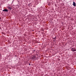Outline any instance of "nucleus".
Listing matches in <instances>:
<instances>
[{
	"label": "nucleus",
	"instance_id": "3",
	"mask_svg": "<svg viewBox=\"0 0 76 76\" xmlns=\"http://www.w3.org/2000/svg\"><path fill=\"white\" fill-rule=\"evenodd\" d=\"M4 12H8V10L7 9L4 10H3Z\"/></svg>",
	"mask_w": 76,
	"mask_h": 76
},
{
	"label": "nucleus",
	"instance_id": "2",
	"mask_svg": "<svg viewBox=\"0 0 76 76\" xmlns=\"http://www.w3.org/2000/svg\"><path fill=\"white\" fill-rule=\"evenodd\" d=\"M73 5L74 6H76V3L74 1L73 2Z\"/></svg>",
	"mask_w": 76,
	"mask_h": 76
},
{
	"label": "nucleus",
	"instance_id": "9",
	"mask_svg": "<svg viewBox=\"0 0 76 76\" xmlns=\"http://www.w3.org/2000/svg\"><path fill=\"white\" fill-rule=\"evenodd\" d=\"M15 56V57H16V56Z\"/></svg>",
	"mask_w": 76,
	"mask_h": 76
},
{
	"label": "nucleus",
	"instance_id": "7",
	"mask_svg": "<svg viewBox=\"0 0 76 76\" xmlns=\"http://www.w3.org/2000/svg\"><path fill=\"white\" fill-rule=\"evenodd\" d=\"M29 66H31V64H29Z\"/></svg>",
	"mask_w": 76,
	"mask_h": 76
},
{
	"label": "nucleus",
	"instance_id": "6",
	"mask_svg": "<svg viewBox=\"0 0 76 76\" xmlns=\"http://www.w3.org/2000/svg\"><path fill=\"white\" fill-rule=\"evenodd\" d=\"M33 51H35V50H33Z\"/></svg>",
	"mask_w": 76,
	"mask_h": 76
},
{
	"label": "nucleus",
	"instance_id": "1",
	"mask_svg": "<svg viewBox=\"0 0 76 76\" xmlns=\"http://www.w3.org/2000/svg\"><path fill=\"white\" fill-rule=\"evenodd\" d=\"M71 51L74 52V51H76V49H75L74 48H72L71 49Z\"/></svg>",
	"mask_w": 76,
	"mask_h": 76
},
{
	"label": "nucleus",
	"instance_id": "4",
	"mask_svg": "<svg viewBox=\"0 0 76 76\" xmlns=\"http://www.w3.org/2000/svg\"><path fill=\"white\" fill-rule=\"evenodd\" d=\"M8 9H9L10 10H11V9H12V8H11V7H8Z\"/></svg>",
	"mask_w": 76,
	"mask_h": 76
},
{
	"label": "nucleus",
	"instance_id": "8",
	"mask_svg": "<svg viewBox=\"0 0 76 76\" xmlns=\"http://www.w3.org/2000/svg\"><path fill=\"white\" fill-rule=\"evenodd\" d=\"M0 19H1V18H0Z\"/></svg>",
	"mask_w": 76,
	"mask_h": 76
},
{
	"label": "nucleus",
	"instance_id": "5",
	"mask_svg": "<svg viewBox=\"0 0 76 76\" xmlns=\"http://www.w3.org/2000/svg\"><path fill=\"white\" fill-rule=\"evenodd\" d=\"M35 57H31V58L34 60V59H35Z\"/></svg>",
	"mask_w": 76,
	"mask_h": 76
}]
</instances>
